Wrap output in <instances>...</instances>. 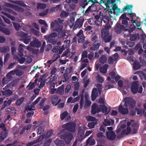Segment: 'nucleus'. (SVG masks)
Here are the masks:
<instances>
[{
	"label": "nucleus",
	"instance_id": "1",
	"mask_svg": "<svg viewBox=\"0 0 146 146\" xmlns=\"http://www.w3.org/2000/svg\"><path fill=\"white\" fill-rule=\"evenodd\" d=\"M110 27V25H107L105 26L104 28L102 29L101 31L102 37L106 43L110 42L112 39L111 36L109 35V29Z\"/></svg>",
	"mask_w": 146,
	"mask_h": 146
},
{
	"label": "nucleus",
	"instance_id": "2",
	"mask_svg": "<svg viewBox=\"0 0 146 146\" xmlns=\"http://www.w3.org/2000/svg\"><path fill=\"white\" fill-rule=\"evenodd\" d=\"M132 7L133 6L131 5H127L123 8V11H124L126 10L127 11V14L129 15V17L131 19V21L134 25V23H135L136 21L137 22V21L136 20H133V17L136 16V14L132 13Z\"/></svg>",
	"mask_w": 146,
	"mask_h": 146
},
{
	"label": "nucleus",
	"instance_id": "3",
	"mask_svg": "<svg viewBox=\"0 0 146 146\" xmlns=\"http://www.w3.org/2000/svg\"><path fill=\"white\" fill-rule=\"evenodd\" d=\"M55 21L56 23V26L58 28L54 29L53 31H54L58 32V38H60L66 36V31L62 30V26L58 23L57 21Z\"/></svg>",
	"mask_w": 146,
	"mask_h": 146
},
{
	"label": "nucleus",
	"instance_id": "4",
	"mask_svg": "<svg viewBox=\"0 0 146 146\" xmlns=\"http://www.w3.org/2000/svg\"><path fill=\"white\" fill-rule=\"evenodd\" d=\"M80 96L81 99L80 102V108L82 109L84 106V108L86 109L88 107L91 105L92 104L91 102L89 100H85V103L84 104V101L83 92L81 94Z\"/></svg>",
	"mask_w": 146,
	"mask_h": 146
},
{
	"label": "nucleus",
	"instance_id": "5",
	"mask_svg": "<svg viewBox=\"0 0 146 146\" xmlns=\"http://www.w3.org/2000/svg\"><path fill=\"white\" fill-rule=\"evenodd\" d=\"M124 101L125 102L124 106L125 107L129 106V109H132L135 106V102L129 97L125 98Z\"/></svg>",
	"mask_w": 146,
	"mask_h": 146
},
{
	"label": "nucleus",
	"instance_id": "6",
	"mask_svg": "<svg viewBox=\"0 0 146 146\" xmlns=\"http://www.w3.org/2000/svg\"><path fill=\"white\" fill-rule=\"evenodd\" d=\"M73 135L72 133H66L62 134L60 135L61 139H64L66 143L69 144L73 138Z\"/></svg>",
	"mask_w": 146,
	"mask_h": 146
},
{
	"label": "nucleus",
	"instance_id": "7",
	"mask_svg": "<svg viewBox=\"0 0 146 146\" xmlns=\"http://www.w3.org/2000/svg\"><path fill=\"white\" fill-rule=\"evenodd\" d=\"M76 124L73 122L68 123L62 125V127L70 132L75 131Z\"/></svg>",
	"mask_w": 146,
	"mask_h": 146
},
{
	"label": "nucleus",
	"instance_id": "8",
	"mask_svg": "<svg viewBox=\"0 0 146 146\" xmlns=\"http://www.w3.org/2000/svg\"><path fill=\"white\" fill-rule=\"evenodd\" d=\"M18 35H19L21 37L23 38L22 39V41L26 44H28L31 41V36H29L28 34L21 32L18 33Z\"/></svg>",
	"mask_w": 146,
	"mask_h": 146
},
{
	"label": "nucleus",
	"instance_id": "9",
	"mask_svg": "<svg viewBox=\"0 0 146 146\" xmlns=\"http://www.w3.org/2000/svg\"><path fill=\"white\" fill-rule=\"evenodd\" d=\"M57 33L53 32L46 39L47 41L50 43H51L53 44H56L57 43V40L55 39V38L57 36Z\"/></svg>",
	"mask_w": 146,
	"mask_h": 146
},
{
	"label": "nucleus",
	"instance_id": "10",
	"mask_svg": "<svg viewBox=\"0 0 146 146\" xmlns=\"http://www.w3.org/2000/svg\"><path fill=\"white\" fill-rule=\"evenodd\" d=\"M138 82L137 81H134L132 83L131 90L133 94H136L138 92Z\"/></svg>",
	"mask_w": 146,
	"mask_h": 146
},
{
	"label": "nucleus",
	"instance_id": "11",
	"mask_svg": "<svg viewBox=\"0 0 146 146\" xmlns=\"http://www.w3.org/2000/svg\"><path fill=\"white\" fill-rule=\"evenodd\" d=\"M84 19L83 18H79L76 20L73 29H76L78 28H81L83 25L84 21Z\"/></svg>",
	"mask_w": 146,
	"mask_h": 146
},
{
	"label": "nucleus",
	"instance_id": "12",
	"mask_svg": "<svg viewBox=\"0 0 146 146\" xmlns=\"http://www.w3.org/2000/svg\"><path fill=\"white\" fill-rule=\"evenodd\" d=\"M106 136L108 140L113 141L115 139L116 135L113 131H108L106 133Z\"/></svg>",
	"mask_w": 146,
	"mask_h": 146
},
{
	"label": "nucleus",
	"instance_id": "13",
	"mask_svg": "<svg viewBox=\"0 0 146 146\" xmlns=\"http://www.w3.org/2000/svg\"><path fill=\"white\" fill-rule=\"evenodd\" d=\"M100 112L99 105H98L96 103H94L91 107V113L93 114H95L97 113Z\"/></svg>",
	"mask_w": 146,
	"mask_h": 146
},
{
	"label": "nucleus",
	"instance_id": "14",
	"mask_svg": "<svg viewBox=\"0 0 146 146\" xmlns=\"http://www.w3.org/2000/svg\"><path fill=\"white\" fill-rule=\"evenodd\" d=\"M118 0H105L102 1L103 3L105 4L106 7L107 8H110L109 5L110 4H112V7H117V5L116 4V1Z\"/></svg>",
	"mask_w": 146,
	"mask_h": 146
},
{
	"label": "nucleus",
	"instance_id": "15",
	"mask_svg": "<svg viewBox=\"0 0 146 146\" xmlns=\"http://www.w3.org/2000/svg\"><path fill=\"white\" fill-rule=\"evenodd\" d=\"M78 38V42L79 43H83L85 37L83 34V31L80 30L77 35Z\"/></svg>",
	"mask_w": 146,
	"mask_h": 146
},
{
	"label": "nucleus",
	"instance_id": "16",
	"mask_svg": "<svg viewBox=\"0 0 146 146\" xmlns=\"http://www.w3.org/2000/svg\"><path fill=\"white\" fill-rule=\"evenodd\" d=\"M41 45V42L36 38H35L30 43V46L32 47H35L36 48H39Z\"/></svg>",
	"mask_w": 146,
	"mask_h": 146
},
{
	"label": "nucleus",
	"instance_id": "17",
	"mask_svg": "<svg viewBox=\"0 0 146 146\" xmlns=\"http://www.w3.org/2000/svg\"><path fill=\"white\" fill-rule=\"evenodd\" d=\"M124 26L121 25L120 23H117L114 29L115 31L117 34L121 33L122 30H123Z\"/></svg>",
	"mask_w": 146,
	"mask_h": 146
},
{
	"label": "nucleus",
	"instance_id": "18",
	"mask_svg": "<svg viewBox=\"0 0 146 146\" xmlns=\"http://www.w3.org/2000/svg\"><path fill=\"white\" fill-rule=\"evenodd\" d=\"M98 96V90L97 88H94L92 90L91 99L92 101H95Z\"/></svg>",
	"mask_w": 146,
	"mask_h": 146
},
{
	"label": "nucleus",
	"instance_id": "19",
	"mask_svg": "<svg viewBox=\"0 0 146 146\" xmlns=\"http://www.w3.org/2000/svg\"><path fill=\"white\" fill-rule=\"evenodd\" d=\"M126 13H124L122 14L120 16V18L123 19L122 21V23L125 25H127L128 24V21L130 20L129 18L126 17Z\"/></svg>",
	"mask_w": 146,
	"mask_h": 146
},
{
	"label": "nucleus",
	"instance_id": "20",
	"mask_svg": "<svg viewBox=\"0 0 146 146\" xmlns=\"http://www.w3.org/2000/svg\"><path fill=\"white\" fill-rule=\"evenodd\" d=\"M98 119H87L88 121H91L93 122L89 123L88 124V127L90 128H94L95 125H96L98 123Z\"/></svg>",
	"mask_w": 146,
	"mask_h": 146
},
{
	"label": "nucleus",
	"instance_id": "21",
	"mask_svg": "<svg viewBox=\"0 0 146 146\" xmlns=\"http://www.w3.org/2000/svg\"><path fill=\"white\" fill-rule=\"evenodd\" d=\"M25 46L23 44H21L19 45V48L18 49L19 56L20 57H22L23 56L24 48H25Z\"/></svg>",
	"mask_w": 146,
	"mask_h": 146
},
{
	"label": "nucleus",
	"instance_id": "22",
	"mask_svg": "<svg viewBox=\"0 0 146 146\" xmlns=\"http://www.w3.org/2000/svg\"><path fill=\"white\" fill-rule=\"evenodd\" d=\"M6 78H4L2 80L3 83L5 84H7L9 81L11 80L13 76L9 72L6 74Z\"/></svg>",
	"mask_w": 146,
	"mask_h": 146
},
{
	"label": "nucleus",
	"instance_id": "23",
	"mask_svg": "<svg viewBox=\"0 0 146 146\" xmlns=\"http://www.w3.org/2000/svg\"><path fill=\"white\" fill-rule=\"evenodd\" d=\"M84 131L81 128L79 129L78 136L79 141L82 140L84 138Z\"/></svg>",
	"mask_w": 146,
	"mask_h": 146
},
{
	"label": "nucleus",
	"instance_id": "24",
	"mask_svg": "<svg viewBox=\"0 0 146 146\" xmlns=\"http://www.w3.org/2000/svg\"><path fill=\"white\" fill-rule=\"evenodd\" d=\"M118 109L119 112L121 114L123 115L127 114L129 111L127 108H124L121 105L119 106Z\"/></svg>",
	"mask_w": 146,
	"mask_h": 146
},
{
	"label": "nucleus",
	"instance_id": "25",
	"mask_svg": "<svg viewBox=\"0 0 146 146\" xmlns=\"http://www.w3.org/2000/svg\"><path fill=\"white\" fill-rule=\"evenodd\" d=\"M123 30V32L124 34V36L125 37H130L131 33L129 31V27H128L125 26Z\"/></svg>",
	"mask_w": 146,
	"mask_h": 146
},
{
	"label": "nucleus",
	"instance_id": "26",
	"mask_svg": "<svg viewBox=\"0 0 146 146\" xmlns=\"http://www.w3.org/2000/svg\"><path fill=\"white\" fill-rule=\"evenodd\" d=\"M104 122L103 123L105 126L113 125L114 122L113 119H104Z\"/></svg>",
	"mask_w": 146,
	"mask_h": 146
},
{
	"label": "nucleus",
	"instance_id": "27",
	"mask_svg": "<svg viewBox=\"0 0 146 146\" xmlns=\"http://www.w3.org/2000/svg\"><path fill=\"white\" fill-rule=\"evenodd\" d=\"M5 90L3 91L2 92L3 95L8 97L12 95L13 93L12 90H10L8 89Z\"/></svg>",
	"mask_w": 146,
	"mask_h": 146
},
{
	"label": "nucleus",
	"instance_id": "28",
	"mask_svg": "<svg viewBox=\"0 0 146 146\" xmlns=\"http://www.w3.org/2000/svg\"><path fill=\"white\" fill-rule=\"evenodd\" d=\"M130 37V40L131 41H134L137 39L139 40L140 37L139 34L138 33L131 35Z\"/></svg>",
	"mask_w": 146,
	"mask_h": 146
},
{
	"label": "nucleus",
	"instance_id": "29",
	"mask_svg": "<svg viewBox=\"0 0 146 146\" xmlns=\"http://www.w3.org/2000/svg\"><path fill=\"white\" fill-rule=\"evenodd\" d=\"M99 107L100 109V111H102L103 113H107L109 112V111H107V108L105 106V104L100 105Z\"/></svg>",
	"mask_w": 146,
	"mask_h": 146
},
{
	"label": "nucleus",
	"instance_id": "30",
	"mask_svg": "<svg viewBox=\"0 0 146 146\" xmlns=\"http://www.w3.org/2000/svg\"><path fill=\"white\" fill-rule=\"evenodd\" d=\"M9 1L23 7H26L27 6L24 2L22 1H11V0Z\"/></svg>",
	"mask_w": 146,
	"mask_h": 146
},
{
	"label": "nucleus",
	"instance_id": "31",
	"mask_svg": "<svg viewBox=\"0 0 146 146\" xmlns=\"http://www.w3.org/2000/svg\"><path fill=\"white\" fill-rule=\"evenodd\" d=\"M93 136H90L87 140L86 144L87 145L90 144V145H93L95 144V142L94 139H92Z\"/></svg>",
	"mask_w": 146,
	"mask_h": 146
},
{
	"label": "nucleus",
	"instance_id": "32",
	"mask_svg": "<svg viewBox=\"0 0 146 146\" xmlns=\"http://www.w3.org/2000/svg\"><path fill=\"white\" fill-rule=\"evenodd\" d=\"M55 144L57 146H65V144L63 140L57 139L54 141Z\"/></svg>",
	"mask_w": 146,
	"mask_h": 146
},
{
	"label": "nucleus",
	"instance_id": "33",
	"mask_svg": "<svg viewBox=\"0 0 146 146\" xmlns=\"http://www.w3.org/2000/svg\"><path fill=\"white\" fill-rule=\"evenodd\" d=\"M64 85H62L60 86L58 88L57 92V93L61 95H63L64 94Z\"/></svg>",
	"mask_w": 146,
	"mask_h": 146
},
{
	"label": "nucleus",
	"instance_id": "34",
	"mask_svg": "<svg viewBox=\"0 0 146 146\" xmlns=\"http://www.w3.org/2000/svg\"><path fill=\"white\" fill-rule=\"evenodd\" d=\"M112 7V9L113 10V13L114 14H116V15L120 13H121L122 12V11H121L120 9L118 8V7L117 6V7H116L115 6Z\"/></svg>",
	"mask_w": 146,
	"mask_h": 146
},
{
	"label": "nucleus",
	"instance_id": "35",
	"mask_svg": "<svg viewBox=\"0 0 146 146\" xmlns=\"http://www.w3.org/2000/svg\"><path fill=\"white\" fill-rule=\"evenodd\" d=\"M141 67V65L139 62L135 60L133 63V69L135 70H137L139 69Z\"/></svg>",
	"mask_w": 146,
	"mask_h": 146
},
{
	"label": "nucleus",
	"instance_id": "36",
	"mask_svg": "<svg viewBox=\"0 0 146 146\" xmlns=\"http://www.w3.org/2000/svg\"><path fill=\"white\" fill-rule=\"evenodd\" d=\"M107 59L106 56L105 55H103L100 58V62L102 64H104L106 62Z\"/></svg>",
	"mask_w": 146,
	"mask_h": 146
},
{
	"label": "nucleus",
	"instance_id": "37",
	"mask_svg": "<svg viewBox=\"0 0 146 146\" xmlns=\"http://www.w3.org/2000/svg\"><path fill=\"white\" fill-rule=\"evenodd\" d=\"M58 99V97L57 95H54L51 97V101L53 105H55Z\"/></svg>",
	"mask_w": 146,
	"mask_h": 146
},
{
	"label": "nucleus",
	"instance_id": "38",
	"mask_svg": "<svg viewBox=\"0 0 146 146\" xmlns=\"http://www.w3.org/2000/svg\"><path fill=\"white\" fill-rule=\"evenodd\" d=\"M13 8L16 11L20 12L23 13L24 11L23 8L17 5H15L13 7Z\"/></svg>",
	"mask_w": 146,
	"mask_h": 146
},
{
	"label": "nucleus",
	"instance_id": "39",
	"mask_svg": "<svg viewBox=\"0 0 146 146\" xmlns=\"http://www.w3.org/2000/svg\"><path fill=\"white\" fill-rule=\"evenodd\" d=\"M141 43L143 44L145 42H146V35L145 33H143L140 35Z\"/></svg>",
	"mask_w": 146,
	"mask_h": 146
},
{
	"label": "nucleus",
	"instance_id": "40",
	"mask_svg": "<svg viewBox=\"0 0 146 146\" xmlns=\"http://www.w3.org/2000/svg\"><path fill=\"white\" fill-rule=\"evenodd\" d=\"M100 45V43H97L96 44L94 45L90 48V50L92 51H94L95 50H97L99 48Z\"/></svg>",
	"mask_w": 146,
	"mask_h": 146
},
{
	"label": "nucleus",
	"instance_id": "41",
	"mask_svg": "<svg viewBox=\"0 0 146 146\" xmlns=\"http://www.w3.org/2000/svg\"><path fill=\"white\" fill-rule=\"evenodd\" d=\"M25 98L23 97H22L21 98L18 99L16 103V105L17 106H20L23 101Z\"/></svg>",
	"mask_w": 146,
	"mask_h": 146
},
{
	"label": "nucleus",
	"instance_id": "42",
	"mask_svg": "<svg viewBox=\"0 0 146 146\" xmlns=\"http://www.w3.org/2000/svg\"><path fill=\"white\" fill-rule=\"evenodd\" d=\"M0 137L2 140H3L7 136V133L6 132L2 131Z\"/></svg>",
	"mask_w": 146,
	"mask_h": 146
},
{
	"label": "nucleus",
	"instance_id": "43",
	"mask_svg": "<svg viewBox=\"0 0 146 146\" xmlns=\"http://www.w3.org/2000/svg\"><path fill=\"white\" fill-rule=\"evenodd\" d=\"M135 112L137 113V115H141L142 114L143 111V113L145 111L142 109H140L138 108H135Z\"/></svg>",
	"mask_w": 146,
	"mask_h": 146
},
{
	"label": "nucleus",
	"instance_id": "44",
	"mask_svg": "<svg viewBox=\"0 0 146 146\" xmlns=\"http://www.w3.org/2000/svg\"><path fill=\"white\" fill-rule=\"evenodd\" d=\"M68 115L69 113L67 111H65L60 114V119H65Z\"/></svg>",
	"mask_w": 146,
	"mask_h": 146
},
{
	"label": "nucleus",
	"instance_id": "45",
	"mask_svg": "<svg viewBox=\"0 0 146 146\" xmlns=\"http://www.w3.org/2000/svg\"><path fill=\"white\" fill-rule=\"evenodd\" d=\"M60 46H55L52 50V51L53 52H58L59 54L60 50Z\"/></svg>",
	"mask_w": 146,
	"mask_h": 146
},
{
	"label": "nucleus",
	"instance_id": "46",
	"mask_svg": "<svg viewBox=\"0 0 146 146\" xmlns=\"http://www.w3.org/2000/svg\"><path fill=\"white\" fill-rule=\"evenodd\" d=\"M44 127L43 126H40L38 129V134H40L42 133L44 131Z\"/></svg>",
	"mask_w": 146,
	"mask_h": 146
},
{
	"label": "nucleus",
	"instance_id": "47",
	"mask_svg": "<svg viewBox=\"0 0 146 146\" xmlns=\"http://www.w3.org/2000/svg\"><path fill=\"white\" fill-rule=\"evenodd\" d=\"M2 32L6 35H9L10 34L9 30L6 27H4Z\"/></svg>",
	"mask_w": 146,
	"mask_h": 146
},
{
	"label": "nucleus",
	"instance_id": "48",
	"mask_svg": "<svg viewBox=\"0 0 146 146\" xmlns=\"http://www.w3.org/2000/svg\"><path fill=\"white\" fill-rule=\"evenodd\" d=\"M35 86L36 85L34 84V83H32L31 82H30L27 85V87L28 88L29 90H30L34 88Z\"/></svg>",
	"mask_w": 146,
	"mask_h": 146
},
{
	"label": "nucleus",
	"instance_id": "49",
	"mask_svg": "<svg viewBox=\"0 0 146 146\" xmlns=\"http://www.w3.org/2000/svg\"><path fill=\"white\" fill-rule=\"evenodd\" d=\"M12 23L13 24V26L15 29L17 31L19 30L21 28V26L20 24L17 23L13 22Z\"/></svg>",
	"mask_w": 146,
	"mask_h": 146
},
{
	"label": "nucleus",
	"instance_id": "50",
	"mask_svg": "<svg viewBox=\"0 0 146 146\" xmlns=\"http://www.w3.org/2000/svg\"><path fill=\"white\" fill-rule=\"evenodd\" d=\"M15 108L14 107H10L7 108V111H8L9 113H13L16 111Z\"/></svg>",
	"mask_w": 146,
	"mask_h": 146
},
{
	"label": "nucleus",
	"instance_id": "51",
	"mask_svg": "<svg viewBox=\"0 0 146 146\" xmlns=\"http://www.w3.org/2000/svg\"><path fill=\"white\" fill-rule=\"evenodd\" d=\"M52 139H47L44 143V146H49L52 141Z\"/></svg>",
	"mask_w": 146,
	"mask_h": 146
},
{
	"label": "nucleus",
	"instance_id": "52",
	"mask_svg": "<svg viewBox=\"0 0 146 146\" xmlns=\"http://www.w3.org/2000/svg\"><path fill=\"white\" fill-rule=\"evenodd\" d=\"M69 13L65 11H62L60 14V16L63 17H66L68 16Z\"/></svg>",
	"mask_w": 146,
	"mask_h": 146
},
{
	"label": "nucleus",
	"instance_id": "53",
	"mask_svg": "<svg viewBox=\"0 0 146 146\" xmlns=\"http://www.w3.org/2000/svg\"><path fill=\"white\" fill-rule=\"evenodd\" d=\"M71 88V86L70 84H68L66 86L65 89V92L66 93L69 92Z\"/></svg>",
	"mask_w": 146,
	"mask_h": 146
},
{
	"label": "nucleus",
	"instance_id": "54",
	"mask_svg": "<svg viewBox=\"0 0 146 146\" xmlns=\"http://www.w3.org/2000/svg\"><path fill=\"white\" fill-rule=\"evenodd\" d=\"M44 137V136L42 135H41L39 136V137L35 141L36 142V143H38L40 141H42Z\"/></svg>",
	"mask_w": 146,
	"mask_h": 146
},
{
	"label": "nucleus",
	"instance_id": "55",
	"mask_svg": "<svg viewBox=\"0 0 146 146\" xmlns=\"http://www.w3.org/2000/svg\"><path fill=\"white\" fill-rule=\"evenodd\" d=\"M19 82V80L17 79H15L13 80L11 82V84H12V86L14 87L16 86Z\"/></svg>",
	"mask_w": 146,
	"mask_h": 146
},
{
	"label": "nucleus",
	"instance_id": "56",
	"mask_svg": "<svg viewBox=\"0 0 146 146\" xmlns=\"http://www.w3.org/2000/svg\"><path fill=\"white\" fill-rule=\"evenodd\" d=\"M48 10L47 9H46L43 12L40 13H39V15L41 17L47 15L48 13Z\"/></svg>",
	"mask_w": 146,
	"mask_h": 146
},
{
	"label": "nucleus",
	"instance_id": "57",
	"mask_svg": "<svg viewBox=\"0 0 146 146\" xmlns=\"http://www.w3.org/2000/svg\"><path fill=\"white\" fill-rule=\"evenodd\" d=\"M115 60L111 56H109L108 59V63L110 64H113Z\"/></svg>",
	"mask_w": 146,
	"mask_h": 146
},
{
	"label": "nucleus",
	"instance_id": "58",
	"mask_svg": "<svg viewBox=\"0 0 146 146\" xmlns=\"http://www.w3.org/2000/svg\"><path fill=\"white\" fill-rule=\"evenodd\" d=\"M89 7H90L91 11L92 12L95 11L96 10V7L95 5L92 4Z\"/></svg>",
	"mask_w": 146,
	"mask_h": 146
},
{
	"label": "nucleus",
	"instance_id": "59",
	"mask_svg": "<svg viewBox=\"0 0 146 146\" xmlns=\"http://www.w3.org/2000/svg\"><path fill=\"white\" fill-rule=\"evenodd\" d=\"M55 21H57L56 20H55L54 22L52 21L50 24V27L51 28L54 29V27L55 28H58V27L56 26V23Z\"/></svg>",
	"mask_w": 146,
	"mask_h": 146
},
{
	"label": "nucleus",
	"instance_id": "60",
	"mask_svg": "<svg viewBox=\"0 0 146 146\" xmlns=\"http://www.w3.org/2000/svg\"><path fill=\"white\" fill-rule=\"evenodd\" d=\"M74 20L75 19L73 17H72L70 19L69 22L68 23H69L70 25L73 26L74 25Z\"/></svg>",
	"mask_w": 146,
	"mask_h": 146
},
{
	"label": "nucleus",
	"instance_id": "61",
	"mask_svg": "<svg viewBox=\"0 0 146 146\" xmlns=\"http://www.w3.org/2000/svg\"><path fill=\"white\" fill-rule=\"evenodd\" d=\"M46 100V99L45 98H43L42 100L39 104V106H40V108H42L44 106V103Z\"/></svg>",
	"mask_w": 146,
	"mask_h": 146
},
{
	"label": "nucleus",
	"instance_id": "62",
	"mask_svg": "<svg viewBox=\"0 0 146 146\" xmlns=\"http://www.w3.org/2000/svg\"><path fill=\"white\" fill-rule=\"evenodd\" d=\"M88 56V53L86 51H85L82 54L81 60L85 58H87Z\"/></svg>",
	"mask_w": 146,
	"mask_h": 146
},
{
	"label": "nucleus",
	"instance_id": "63",
	"mask_svg": "<svg viewBox=\"0 0 146 146\" xmlns=\"http://www.w3.org/2000/svg\"><path fill=\"white\" fill-rule=\"evenodd\" d=\"M60 57V56L58 54H54L52 56V60L55 62Z\"/></svg>",
	"mask_w": 146,
	"mask_h": 146
},
{
	"label": "nucleus",
	"instance_id": "64",
	"mask_svg": "<svg viewBox=\"0 0 146 146\" xmlns=\"http://www.w3.org/2000/svg\"><path fill=\"white\" fill-rule=\"evenodd\" d=\"M12 101V99H10L8 101H5L4 102L7 106H8L11 104V102Z\"/></svg>",
	"mask_w": 146,
	"mask_h": 146
}]
</instances>
